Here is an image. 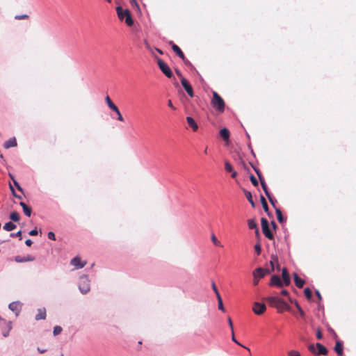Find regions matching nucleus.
I'll return each instance as SVG.
<instances>
[{
    "label": "nucleus",
    "mask_w": 356,
    "mask_h": 356,
    "mask_svg": "<svg viewBox=\"0 0 356 356\" xmlns=\"http://www.w3.org/2000/svg\"><path fill=\"white\" fill-rule=\"evenodd\" d=\"M266 300L271 307H275L278 312H282L284 310L289 309L288 304L284 300L277 296H273L267 297Z\"/></svg>",
    "instance_id": "1"
},
{
    "label": "nucleus",
    "mask_w": 356,
    "mask_h": 356,
    "mask_svg": "<svg viewBox=\"0 0 356 356\" xmlns=\"http://www.w3.org/2000/svg\"><path fill=\"white\" fill-rule=\"evenodd\" d=\"M212 95L213 97L211 100V104L213 108L219 113H223L225 107V101L217 92L213 91Z\"/></svg>",
    "instance_id": "2"
},
{
    "label": "nucleus",
    "mask_w": 356,
    "mask_h": 356,
    "mask_svg": "<svg viewBox=\"0 0 356 356\" xmlns=\"http://www.w3.org/2000/svg\"><path fill=\"white\" fill-rule=\"evenodd\" d=\"M117 13L120 19L122 20L125 17V23L129 26H131L134 24V21L131 18L130 11L128 9L123 10L120 6L116 8Z\"/></svg>",
    "instance_id": "3"
},
{
    "label": "nucleus",
    "mask_w": 356,
    "mask_h": 356,
    "mask_svg": "<svg viewBox=\"0 0 356 356\" xmlns=\"http://www.w3.org/2000/svg\"><path fill=\"white\" fill-rule=\"evenodd\" d=\"M79 288L83 293H86L90 291V280L87 276H82L80 277Z\"/></svg>",
    "instance_id": "4"
},
{
    "label": "nucleus",
    "mask_w": 356,
    "mask_h": 356,
    "mask_svg": "<svg viewBox=\"0 0 356 356\" xmlns=\"http://www.w3.org/2000/svg\"><path fill=\"white\" fill-rule=\"evenodd\" d=\"M261 223L262 232H263L264 234L265 235V236L270 240H273L274 236L269 228L268 220L266 218H262L261 220Z\"/></svg>",
    "instance_id": "5"
},
{
    "label": "nucleus",
    "mask_w": 356,
    "mask_h": 356,
    "mask_svg": "<svg viewBox=\"0 0 356 356\" xmlns=\"http://www.w3.org/2000/svg\"><path fill=\"white\" fill-rule=\"evenodd\" d=\"M158 65L161 70V72L168 78H171L172 76V72L170 68V67L168 65L167 63H165L163 60L161 58H159L157 60Z\"/></svg>",
    "instance_id": "6"
},
{
    "label": "nucleus",
    "mask_w": 356,
    "mask_h": 356,
    "mask_svg": "<svg viewBox=\"0 0 356 356\" xmlns=\"http://www.w3.org/2000/svg\"><path fill=\"white\" fill-rule=\"evenodd\" d=\"M0 327L2 329V334L3 337H6L8 336L9 332L12 328L11 323L0 317Z\"/></svg>",
    "instance_id": "7"
},
{
    "label": "nucleus",
    "mask_w": 356,
    "mask_h": 356,
    "mask_svg": "<svg viewBox=\"0 0 356 356\" xmlns=\"http://www.w3.org/2000/svg\"><path fill=\"white\" fill-rule=\"evenodd\" d=\"M266 309L265 304L260 302H254L252 307L254 313L257 315H261L264 313Z\"/></svg>",
    "instance_id": "8"
},
{
    "label": "nucleus",
    "mask_w": 356,
    "mask_h": 356,
    "mask_svg": "<svg viewBox=\"0 0 356 356\" xmlns=\"http://www.w3.org/2000/svg\"><path fill=\"white\" fill-rule=\"evenodd\" d=\"M181 83L182 86L184 87V88L185 89V90L186 91V92L188 93V95L191 97H193L194 92H193V88L191 86V84L189 83V82L184 77L181 76Z\"/></svg>",
    "instance_id": "9"
},
{
    "label": "nucleus",
    "mask_w": 356,
    "mask_h": 356,
    "mask_svg": "<svg viewBox=\"0 0 356 356\" xmlns=\"http://www.w3.org/2000/svg\"><path fill=\"white\" fill-rule=\"evenodd\" d=\"M270 273V270L263 268H257L253 272V276L257 277L259 279L264 277L267 274Z\"/></svg>",
    "instance_id": "10"
},
{
    "label": "nucleus",
    "mask_w": 356,
    "mask_h": 356,
    "mask_svg": "<svg viewBox=\"0 0 356 356\" xmlns=\"http://www.w3.org/2000/svg\"><path fill=\"white\" fill-rule=\"evenodd\" d=\"M169 44L171 45L172 50L177 54V55L183 60L185 61L186 57L181 50V49L175 44L172 41L169 42Z\"/></svg>",
    "instance_id": "11"
},
{
    "label": "nucleus",
    "mask_w": 356,
    "mask_h": 356,
    "mask_svg": "<svg viewBox=\"0 0 356 356\" xmlns=\"http://www.w3.org/2000/svg\"><path fill=\"white\" fill-rule=\"evenodd\" d=\"M270 286H276L277 287H282L283 286V282L281 280L280 277L278 275H274L272 276L270 279V282L269 283Z\"/></svg>",
    "instance_id": "12"
},
{
    "label": "nucleus",
    "mask_w": 356,
    "mask_h": 356,
    "mask_svg": "<svg viewBox=\"0 0 356 356\" xmlns=\"http://www.w3.org/2000/svg\"><path fill=\"white\" fill-rule=\"evenodd\" d=\"M35 260V257L32 255L28 254L24 257L22 256H16L15 257V261L17 263H23V262H27V261H33Z\"/></svg>",
    "instance_id": "13"
},
{
    "label": "nucleus",
    "mask_w": 356,
    "mask_h": 356,
    "mask_svg": "<svg viewBox=\"0 0 356 356\" xmlns=\"http://www.w3.org/2000/svg\"><path fill=\"white\" fill-rule=\"evenodd\" d=\"M71 264L76 268L79 269L83 268L86 266V262H81V259L79 257H76L72 259Z\"/></svg>",
    "instance_id": "14"
},
{
    "label": "nucleus",
    "mask_w": 356,
    "mask_h": 356,
    "mask_svg": "<svg viewBox=\"0 0 356 356\" xmlns=\"http://www.w3.org/2000/svg\"><path fill=\"white\" fill-rule=\"evenodd\" d=\"M282 277L283 280V284L285 286H289L291 283V279L289 274L287 271V269L286 268H284L282 270Z\"/></svg>",
    "instance_id": "15"
},
{
    "label": "nucleus",
    "mask_w": 356,
    "mask_h": 356,
    "mask_svg": "<svg viewBox=\"0 0 356 356\" xmlns=\"http://www.w3.org/2000/svg\"><path fill=\"white\" fill-rule=\"evenodd\" d=\"M293 277L296 286L299 289L302 288L305 284V281L299 277L296 273L293 274Z\"/></svg>",
    "instance_id": "16"
},
{
    "label": "nucleus",
    "mask_w": 356,
    "mask_h": 356,
    "mask_svg": "<svg viewBox=\"0 0 356 356\" xmlns=\"http://www.w3.org/2000/svg\"><path fill=\"white\" fill-rule=\"evenodd\" d=\"M46 318V309L41 308L38 309V314L35 316V320H44Z\"/></svg>",
    "instance_id": "17"
},
{
    "label": "nucleus",
    "mask_w": 356,
    "mask_h": 356,
    "mask_svg": "<svg viewBox=\"0 0 356 356\" xmlns=\"http://www.w3.org/2000/svg\"><path fill=\"white\" fill-rule=\"evenodd\" d=\"M8 307H9V309L10 310H12L13 312H16V314H17V313L21 309V305L18 302H13L9 304Z\"/></svg>",
    "instance_id": "18"
},
{
    "label": "nucleus",
    "mask_w": 356,
    "mask_h": 356,
    "mask_svg": "<svg viewBox=\"0 0 356 356\" xmlns=\"http://www.w3.org/2000/svg\"><path fill=\"white\" fill-rule=\"evenodd\" d=\"M187 123L191 127L193 131H196L198 129V126L194 119L190 116L186 118Z\"/></svg>",
    "instance_id": "19"
},
{
    "label": "nucleus",
    "mask_w": 356,
    "mask_h": 356,
    "mask_svg": "<svg viewBox=\"0 0 356 356\" xmlns=\"http://www.w3.org/2000/svg\"><path fill=\"white\" fill-rule=\"evenodd\" d=\"M334 350L338 355L341 356L343 355V343L341 341H336Z\"/></svg>",
    "instance_id": "20"
},
{
    "label": "nucleus",
    "mask_w": 356,
    "mask_h": 356,
    "mask_svg": "<svg viewBox=\"0 0 356 356\" xmlns=\"http://www.w3.org/2000/svg\"><path fill=\"white\" fill-rule=\"evenodd\" d=\"M316 346L318 348V352L316 353V354L323 355H326L327 354V353H328L327 349L321 343H317L316 344Z\"/></svg>",
    "instance_id": "21"
},
{
    "label": "nucleus",
    "mask_w": 356,
    "mask_h": 356,
    "mask_svg": "<svg viewBox=\"0 0 356 356\" xmlns=\"http://www.w3.org/2000/svg\"><path fill=\"white\" fill-rule=\"evenodd\" d=\"M20 206L22 207L23 211L26 216L30 217L32 213V209L28 205H26L24 202H21L19 203Z\"/></svg>",
    "instance_id": "22"
},
{
    "label": "nucleus",
    "mask_w": 356,
    "mask_h": 356,
    "mask_svg": "<svg viewBox=\"0 0 356 356\" xmlns=\"http://www.w3.org/2000/svg\"><path fill=\"white\" fill-rule=\"evenodd\" d=\"M17 146V141L15 138H10L8 140H7L4 143V147L6 149H8L10 147H15Z\"/></svg>",
    "instance_id": "23"
},
{
    "label": "nucleus",
    "mask_w": 356,
    "mask_h": 356,
    "mask_svg": "<svg viewBox=\"0 0 356 356\" xmlns=\"http://www.w3.org/2000/svg\"><path fill=\"white\" fill-rule=\"evenodd\" d=\"M220 135L224 140L227 141L229 138L230 133L226 128H223L220 131Z\"/></svg>",
    "instance_id": "24"
},
{
    "label": "nucleus",
    "mask_w": 356,
    "mask_h": 356,
    "mask_svg": "<svg viewBox=\"0 0 356 356\" xmlns=\"http://www.w3.org/2000/svg\"><path fill=\"white\" fill-rule=\"evenodd\" d=\"M105 100H106V102L108 105V106L111 109L113 110V111L115 110H117L118 108V106L112 102V100L111 99V98L109 97V96H106L105 97Z\"/></svg>",
    "instance_id": "25"
},
{
    "label": "nucleus",
    "mask_w": 356,
    "mask_h": 356,
    "mask_svg": "<svg viewBox=\"0 0 356 356\" xmlns=\"http://www.w3.org/2000/svg\"><path fill=\"white\" fill-rule=\"evenodd\" d=\"M243 192H244V194H245L247 200L250 203L251 206L252 207H254L255 204H254V202L253 199H252V193L250 191H248L246 190H243Z\"/></svg>",
    "instance_id": "26"
},
{
    "label": "nucleus",
    "mask_w": 356,
    "mask_h": 356,
    "mask_svg": "<svg viewBox=\"0 0 356 356\" xmlns=\"http://www.w3.org/2000/svg\"><path fill=\"white\" fill-rule=\"evenodd\" d=\"M3 228L4 230L9 232L15 229L16 228V225L12 222H8L3 225Z\"/></svg>",
    "instance_id": "27"
},
{
    "label": "nucleus",
    "mask_w": 356,
    "mask_h": 356,
    "mask_svg": "<svg viewBox=\"0 0 356 356\" xmlns=\"http://www.w3.org/2000/svg\"><path fill=\"white\" fill-rule=\"evenodd\" d=\"M289 300L291 303H294L295 306H296V309H297L300 314V316L302 317H303L305 316V312H303V310L302 309V308L300 307V306L299 305V304L298 303V302L296 300H293L292 299H291L289 298Z\"/></svg>",
    "instance_id": "28"
},
{
    "label": "nucleus",
    "mask_w": 356,
    "mask_h": 356,
    "mask_svg": "<svg viewBox=\"0 0 356 356\" xmlns=\"http://www.w3.org/2000/svg\"><path fill=\"white\" fill-rule=\"evenodd\" d=\"M260 200H261V203L262 204V207H263L264 210L265 211V212L268 213L269 209H268V204H267V202H266L265 197L261 195L260 197Z\"/></svg>",
    "instance_id": "29"
},
{
    "label": "nucleus",
    "mask_w": 356,
    "mask_h": 356,
    "mask_svg": "<svg viewBox=\"0 0 356 356\" xmlns=\"http://www.w3.org/2000/svg\"><path fill=\"white\" fill-rule=\"evenodd\" d=\"M10 218L14 222H18L20 219V216L18 212L13 211L10 215Z\"/></svg>",
    "instance_id": "30"
},
{
    "label": "nucleus",
    "mask_w": 356,
    "mask_h": 356,
    "mask_svg": "<svg viewBox=\"0 0 356 356\" xmlns=\"http://www.w3.org/2000/svg\"><path fill=\"white\" fill-rule=\"evenodd\" d=\"M275 213H276V215H277V220L280 222H284V217L282 216L281 210L280 209H278V208H275Z\"/></svg>",
    "instance_id": "31"
},
{
    "label": "nucleus",
    "mask_w": 356,
    "mask_h": 356,
    "mask_svg": "<svg viewBox=\"0 0 356 356\" xmlns=\"http://www.w3.org/2000/svg\"><path fill=\"white\" fill-rule=\"evenodd\" d=\"M248 225L250 229H254L257 227V225L254 219H249L248 220Z\"/></svg>",
    "instance_id": "32"
},
{
    "label": "nucleus",
    "mask_w": 356,
    "mask_h": 356,
    "mask_svg": "<svg viewBox=\"0 0 356 356\" xmlns=\"http://www.w3.org/2000/svg\"><path fill=\"white\" fill-rule=\"evenodd\" d=\"M218 300V307L220 310L222 311L223 312L225 311V307L223 306L222 300L221 296H218L217 298Z\"/></svg>",
    "instance_id": "33"
},
{
    "label": "nucleus",
    "mask_w": 356,
    "mask_h": 356,
    "mask_svg": "<svg viewBox=\"0 0 356 356\" xmlns=\"http://www.w3.org/2000/svg\"><path fill=\"white\" fill-rule=\"evenodd\" d=\"M211 241L213 243V244L216 246H222L220 242L218 240V238H216V236H215L214 234H212L211 236Z\"/></svg>",
    "instance_id": "34"
},
{
    "label": "nucleus",
    "mask_w": 356,
    "mask_h": 356,
    "mask_svg": "<svg viewBox=\"0 0 356 356\" xmlns=\"http://www.w3.org/2000/svg\"><path fill=\"white\" fill-rule=\"evenodd\" d=\"M225 169L228 172H231L233 171V167L229 161L225 162Z\"/></svg>",
    "instance_id": "35"
},
{
    "label": "nucleus",
    "mask_w": 356,
    "mask_h": 356,
    "mask_svg": "<svg viewBox=\"0 0 356 356\" xmlns=\"http://www.w3.org/2000/svg\"><path fill=\"white\" fill-rule=\"evenodd\" d=\"M304 293H305V296H306V298L307 299H309V300L311 299V298L312 296V291L309 288H305V289Z\"/></svg>",
    "instance_id": "36"
},
{
    "label": "nucleus",
    "mask_w": 356,
    "mask_h": 356,
    "mask_svg": "<svg viewBox=\"0 0 356 356\" xmlns=\"http://www.w3.org/2000/svg\"><path fill=\"white\" fill-rule=\"evenodd\" d=\"M261 185L262 189L264 190L266 195L268 196L269 195H270L269 191H268V189L267 185L266 184V181H261Z\"/></svg>",
    "instance_id": "37"
},
{
    "label": "nucleus",
    "mask_w": 356,
    "mask_h": 356,
    "mask_svg": "<svg viewBox=\"0 0 356 356\" xmlns=\"http://www.w3.org/2000/svg\"><path fill=\"white\" fill-rule=\"evenodd\" d=\"M63 329L60 326H55L54 328V331H53V333H54V336H56L59 334L61 333Z\"/></svg>",
    "instance_id": "38"
},
{
    "label": "nucleus",
    "mask_w": 356,
    "mask_h": 356,
    "mask_svg": "<svg viewBox=\"0 0 356 356\" xmlns=\"http://www.w3.org/2000/svg\"><path fill=\"white\" fill-rule=\"evenodd\" d=\"M287 356H301V355L298 350H291L287 353Z\"/></svg>",
    "instance_id": "39"
},
{
    "label": "nucleus",
    "mask_w": 356,
    "mask_h": 356,
    "mask_svg": "<svg viewBox=\"0 0 356 356\" xmlns=\"http://www.w3.org/2000/svg\"><path fill=\"white\" fill-rule=\"evenodd\" d=\"M250 179L254 186H258V181L253 175H251L250 176Z\"/></svg>",
    "instance_id": "40"
},
{
    "label": "nucleus",
    "mask_w": 356,
    "mask_h": 356,
    "mask_svg": "<svg viewBox=\"0 0 356 356\" xmlns=\"http://www.w3.org/2000/svg\"><path fill=\"white\" fill-rule=\"evenodd\" d=\"M29 18V16L26 14H24V15H16L15 17V19H18V20H20V19H27Z\"/></svg>",
    "instance_id": "41"
},
{
    "label": "nucleus",
    "mask_w": 356,
    "mask_h": 356,
    "mask_svg": "<svg viewBox=\"0 0 356 356\" xmlns=\"http://www.w3.org/2000/svg\"><path fill=\"white\" fill-rule=\"evenodd\" d=\"M114 111H115V112L116 113V114L118 115V120L119 121H120V122H123V121H124V118H123V117H122V114H121V113H120V111L119 108H117V110H115Z\"/></svg>",
    "instance_id": "42"
},
{
    "label": "nucleus",
    "mask_w": 356,
    "mask_h": 356,
    "mask_svg": "<svg viewBox=\"0 0 356 356\" xmlns=\"http://www.w3.org/2000/svg\"><path fill=\"white\" fill-rule=\"evenodd\" d=\"M211 287H212V289L213 290V291L215 292L216 295V298H218V296H220L219 292H218V290L214 283V282H212L211 284Z\"/></svg>",
    "instance_id": "43"
},
{
    "label": "nucleus",
    "mask_w": 356,
    "mask_h": 356,
    "mask_svg": "<svg viewBox=\"0 0 356 356\" xmlns=\"http://www.w3.org/2000/svg\"><path fill=\"white\" fill-rule=\"evenodd\" d=\"M254 250L256 252V253L259 255L261 253V245L259 243H257L255 245H254Z\"/></svg>",
    "instance_id": "44"
},
{
    "label": "nucleus",
    "mask_w": 356,
    "mask_h": 356,
    "mask_svg": "<svg viewBox=\"0 0 356 356\" xmlns=\"http://www.w3.org/2000/svg\"><path fill=\"white\" fill-rule=\"evenodd\" d=\"M269 202H270L271 205L273 207H275V203L277 202V200L275 199H273V197L271 196V195H269L268 196H267Z\"/></svg>",
    "instance_id": "45"
},
{
    "label": "nucleus",
    "mask_w": 356,
    "mask_h": 356,
    "mask_svg": "<svg viewBox=\"0 0 356 356\" xmlns=\"http://www.w3.org/2000/svg\"><path fill=\"white\" fill-rule=\"evenodd\" d=\"M277 262V258L276 257H273L272 258V260L270 261V264L271 266V270H270V273L273 272L274 270V262Z\"/></svg>",
    "instance_id": "46"
},
{
    "label": "nucleus",
    "mask_w": 356,
    "mask_h": 356,
    "mask_svg": "<svg viewBox=\"0 0 356 356\" xmlns=\"http://www.w3.org/2000/svg\"><path fill=\"white\" fill-rule=\"evenodd\" d=\"M232 341H233L234 342H235V343H237L238 345H239V346H242V347H243V348H246L248 350H249V351H250V349H249L248 348H247V347H245V346H242V345H241V343H239V342L236 339V338H235V337H234V332H233V334H232Z\"/></svg>",
    "instance_id": "47"
},
{
    "label": "nucleus",
    "mask_w": 356,
    "mask_h": 356,
    "mask_svg": "<svg viewBox=\"0 0 356 356\" xmlns=\"http://www.w3.org/2000/svg\"><path fill=\"white\" fill-rule=\"evenodd\" d=\"M10 236L11 237L17 236V237H19V239L21 240L22 239V231L19 230L16 234H13V233L10 234Z\"/></svg>",
    "instance_id": "48"
},
{
    "label": "nucleus",
    "mask_w": 356,
    "mask_h": 356,
    "mask_svg": "<svg viewBox=\"0 0 356 356\" xmlns=\"http://www.w3.org/2000/svg\"><path fill=\"white\" fill-rule=\"evenodd\" d=\"M227 322H228L229 326V327H230V328H231L232 334H233L234 327H233L232 321V319H231V318H230V317H228V318H227Z\"/></svg>",
    "instance_id": "49"
},
{
    "label": "nucleus",
    "mask_w": 356,
    "mask_h": 356,
    "mask_svg": "<svg viewBox=\"0 0 356 356\" xmlns=\"http://www.w3.org/2000/svg\"><path fill=\"white\" fill-rule=\"evenodd\" d=\"M48 238L51 240H54L55 241L56 240V236H55V234L53 232H49L48 233Z\"/></svg>",
    "instance_id": "50"
},
{
    "label": "nucleus",
    "mask_w": 356,
    "mask_h": 356,
    "mask_svg": "<svg viewBox=\"0 0 356 356\" xmlns=\"http://www.w3.org/2000/svg\"><path fill=\"white\" fill-rule=\"evenodd\" d=\"M308 349L312 353H316V348H315V346L314 344L309 345Z\"/></svg>",
    "instance_id": "51"
},
{
    "label": "nucleus",
    "mask_w": 356,
    "mask_h": 356,
    "mask_svg": "<svg viewBox=\"0 0 356 356\" xmlns=\"http://www.w3.org/2000/svg\"><path fill=\"white\" fill-rule=\"evenodd\" d=\"M13 184L19 191H22V187L19 186V183L15 179H13Z\"/></svg>",
    "instance_id": "52"
},
{
    "label": "nucleus",
    "mask_w": 356,
    "mask_h": 356,
    "mask_svg": "<svg viewBox=\"0 0 356 356\" xmlns=\"http://www.w3.org/2000/svg\"><path fill=\"white\" fill-rule=\"evenodd\" d=\"M144 44L145 46V47L149 50V51H152V48H151V46L149 44V43L148 42V41L145 39L144 40Z\"/></svg>",
    "instance_id": "53"
},
{
    "label": "nucleus",
    "mask_w": 356,
    "mask_h": 356,
    "mask_svg": "<svg viewBox=\"0 0 356 356\" xmlns=\"http://www.w3.org/2000/svg\"><path fill=\"white\" fill-rule=\"evenodd\" d=\"M316 338L321 340L323 338V334L319 329H318L316 332Z\"/></svg>",
    "instance_id": "54"
},
{
    "label": "nucleus",
    "mask_w": 356,
    "mask_h": 356,
    "mask_svg": "<svg viewBox=\"0 0 356 356\" xmlns=\"http://www.w3.org/2000/svg\"><path fill=\"white\" fill-rule=\"evenodd\" d=\"M29 234L30 236H36V235L38 234V230H37V229L35 228V229H33V230L30 231V232H29Z\"/></svg>",
    "instance_id": "55"
},
{
    "label": "nucleus",
    "mask_w": 356,
    "mask_h": 356,
    "mask_svg": "<svg viewBox=\"0 0 356 356\" xmlns=\"http://www.w3.org/2000/svg\"><path fill=\"white\" fill-rule=\"evenodd\" d=\"M168 106L170 108H171L172 109H173V110H175V109H176V108L173 106V104H172V101H171L170 99H169V100L168 101Z\"/></svg>",
    "instance_id": "56"
},
{
    "label": "nucleus",
    "mask_w": 356,
    "mask_h": 356,
    "mask_svg": "<svg viewBox=\"0 0 356 356\" xmlns=\"http://www.w3.org/2000/svg\"><path fill=\"white\" fill-rule=\"evenodd\" d=\"M259 278H258L257 276L256 277H254V280H253V284L254 285H257L258 283H259Z\"/></svg>",
    "instance_id": "57"
},
{
    "label": "nucleus",
    "mask_w": 356,
    "mask_h": 356,
    "mask_svg": "<svg viewBox=\"0 0 356 356\" xmlns=\"http://www.w3.org/2000/svg\"><path fill=\"white\" fill-rule=\"evenodd\" d=\"M32 243H33V242H32V241H31V239H27V240H26V241H25V244H26L27 246H29V247L31 246Z\"/></svg>",
    "instance_id": "58"
},
{
    "label": "nucleus",
    "mask_w": 356,
    "mask_h": 356,
    "mask_svg": "<svg viewBox=\"0 0 356 356\" xmlns=\"http://www.w3.org/2000/svg\"><path fill=\"white\" fill-rule=\"evenodd\" d=\"M254 170L258 177H260V175H261V172L258 168H254Z\"/></svg>",
    "instance_id": "59"
},
{
    "label": "nucleus",
    "mask_w": 356,
    "mask_h": 356,
    "mask_svg": "<svg viewBox=\"0 0 356 356\" xmlns=\"http://www.w3.org/2000/svg\"><path fill=\"white\" fill-rule=\"evenodd\" d=\"M281 294H282V296H289V292H288L286 290L284 289V290H282V291H281Z\"/></svg>",
    "instance_id": "60"
},
{
    "label": "nucleus",
    "mask_w": 356,
    "mask_h": 356,
    "mask_svg": "<svg viewBox=\"0 0 356 356\" xmlns=\"http://www.w3.org/2000/svg\"><path fill=\"white\" fill-rule=\"evenodd\" d=\"M231 172H232L231 177L232 178H235L237 176V172L234 171V170Z\"/></svg>",
    "instance_id": "61"
},
{
    "label": "nucleus",
    "mask_w": 356,
    "mask_h": 356,
    "mask_svg": "<svg viewBox=\"0 0 356 356\" xmlns=\"http://www.w3.org/2000/svg\"><path fill=\"white\" fill-rule=\"evenodd\" d=\"M316 294L318 300H321L322 297H321V295L320 292L318 291H316Z\"/></svg>",
    "instance_id": "62"
},
{
    "label": "nucleus",
    "mask_w": 356,
    "mask_h": 356,
    "mask_svg": "<svg viewBox=\"0 0 356 356\" xmlns=\"http://www.w3.org/2000/svg\"><path fill=\"white\" fill-rule=\"evenodd\" d=\"M130 3H131L132 5H135L136 6L138 7V3H137L136 0H130Z\"/></svg>",
    "instance_id": "63"
},
{
    "label": "nucleus",
    "mask_w": 356,
    "mask_h": 356,
    "mask_svg": "<svg viewBox=\"0 0 356 356\" xmlns=\"http://www.w3.org/2000/svg\"><path fill=\"white\" fill-rule=\"evenodd\" d=\"M10 191H12V193L13 195H15V189L13 188V186L10 184Z\"/></svg>",
    "instance_id": "64"
}]
</instances>
